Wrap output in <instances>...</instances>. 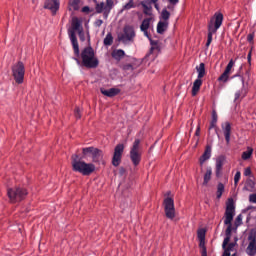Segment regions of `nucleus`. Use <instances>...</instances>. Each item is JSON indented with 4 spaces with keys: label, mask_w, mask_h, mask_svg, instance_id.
<instances>
[{
    "label": "nucleus",
    "mask_w": 256,
    "mask_h": 256,
    "mask_svg": "<svg viewBox=\"0 0 256 256\" xmlns=\"http://www.w3.org/2000/svg\"><path fill=\"white\" fill-rule=\"evenodd\" d=\"M233 217H235V203L233 202V199H229L226 210H225V219H224V225H227L224 241L222 243V249L224 251H227V253H231L233 249L235 248V243L231 241V232L233 231Z\"/></svg>",
    "instance_id": "f257e3e1"
},
{
    "label": "nucleus",
    "mask_w": 256,
    "mask_h": 256,
    "mask_svg": "<svg viewBox=\"0 0 256 256\" xmlns=\"http://www.w3.org/2000/svg\"><path fill=\"white\" fill-rule=\"evenodd\" d=\"M80 57L82 62L79 60V56L75 55L74 61H76L77 65L82 64V67H86V69H97V67H99V59L95 57V50H93V47L88 46L84 48Z\"/></svg>",
    "instance_id": "f03ea898"
},
{
    "label": "nucleus",
    "mask_w": 256,
    "mask_h": 256,
    "mask_svg": "<svg viewBox=\"0 0 256 256\" xmlns=\"http://www.w3.org/2000/svg\"><path fill=\"white\" fill-rule=\"evenodd\" d=\"M85 158L86 157L84 156L79 157V155L73 154L71 156L72 170L75 173H80L81 175H84V177H89V175L95 173V164L83 161V159Z\"/></svg>",
    "instance_id": "7ed1b4c3"
},
{
    "label": "nucleus",
    "mask_w": 256,
    "mask_h": 256,
    "mask_svg": "<svg viewBox=\"0 0 256 256\" xmlns=\"http://www.w3.org/2000/svg\"><path fill=\"white\" fill-rule=\"evenodd\" d=\"M223 25V14L222 13H215L214 17L210 20L208 24V36L206 47H209L213 42V35L217 33L218 29Z\"/></svg>",
    "instance_id": "20e7f679"
},
{
    "label": "nucleus",
    "mask_w": 256,
    "mask_h": 256,
    "mask_svg": "<svg viewBox=\"0 0 256 256\" xmlns=\"http://www.w3.org/2000/svg\"><path fill=\"white\" fill-rule=\"evenodd\" d=\"M75 31H77L79 35H81V31H83V28L81 27V21H79V18H73L72 30L69 31V37L74 50V55H76V57H79L81 54L79 51V42L77 41V36L75 35Z\"/></svg>",
    "instance_id": "39448f33"
},
{
    "label": "nucleus",
    "mask_w": 256,
    "mask_h": 256,
    "mask_svg": "<svg viewBox=\"0 0 256 256\" xmlns=\"http://www.w3.org/2000/svg\"><path fill=\"white\" fill-rule=\"evenodd\" d=\"M136 36L137 34L135 33V27L125 25L122 32L118 34V41L124 45H129V43H133V41H135Z\"/></svg>",
    "instance_id": "423d86ee"
},
{
    "label": "nucleus",
    "mask_w": 256,
    "mask_h": 256,
    "mask_svg": "<svg viewBox=\"0 0 256 256\" xmlns=\"http://www.w3.org/2000/svg\"><path fill=\"white\" fill-rule=\"evenodd\" d=\"M7 195L11 203H17L19 201H23V199L27 197L28 192H27V189L23 187H16V188L8 189Z\"/></svg>",
    "instance_id": "0eeeda50"
},
{
    "label": "nucleus",
    "mask_w": 256,
    "mask_h": 256,
    "mask_svg": "<svg viewBox=\"0 0 256 256\" xmlns=\"http://www.w3.org/2000/svg\"><path fill=\"white\" fill-rule=\"evenodd\" d=\"M12 77L17 85H22L25 81V64L23 62L19 61L12 66Z\"/></svg>",
    "instance_id": "6e6552de"
},
{
    "label": "nucleus",
    "mask_w": 256,
    "mask_h": 256,
    "mask_svg": "<svg viewBox=\"0 0 256 256\" xmlns=\"http://www.w3.org/2000/svg\"><path fill=\"white\" fill-rule=\"evenodd\" d=\"M83 157L91 155L93 163H101L103 161V151L95 147H86L82 149Z\"/></svg>",
    "instance_id": "1a4fd4ad"
},
{
    "label": "nucleus",
    "mask_w": 256,
    "mask_h": 256,
    "mask_svg": "<svg viewBox=\"0 0 256 256\" xmlns=\"http://www.w3.org/2000/svg\"><path fill=\"white\" fill-rule=\"evenodd\" d=\"M130 159L134 167L141 163V140L136 139L130 149Z\"/></svg>",
    "instance_id": "9d476101"
},
{
    "label": "nucleus",
    "mask_w": 256,
    "mask_h": 256,
    "mask_svg": "<svg viewBox=\"0 0 256 256\" xmlns=\"http://www.w3.org/2000/svg\"><path fill=\"white\" fill-rule=\"evenodd\" d=\"M164 211L167 219H175V201L173 198L167 197L164 199Z\"/></svg>",
    "instance_id": "9b49d317"
},
{
    "label": "nucleus",
    "mask_w": 256,
    "mask_h": 256,
    "mask_svg": "<svg viewBox=\"0 0 256 256\" xmlns=\"http://www.w3.org/2000/svg\"><path fill=\"white\" fill-rule=\"evenodd\" d=\"M248 241H249V244L246 248V253L249 256H255L256 255V229L250 230V233L248 235Z\"/></svg>",
    "instance_id": "f8f14e48"
},
{
    "label": "nucleus",
    "mask_w": 256,
    "mask_h": 256,
    "mask_svg": "<svg viewBox=\"0 0 256 256\" xmlns=\"http://www.w3.org/2000/svg\"><path fill=\"white\" fill-rule=\"evenodd\" d=\"M123 151H125V145L117 144L114 148V154L112 158V165L114 167H119L121 165V158L123 157Z\"/></svg>",
    "instance_id": "ddd939ff"
},
{
    "label": "nucleus",
    "mask_w": 256,
    "mask_h": 256,
    "mask_svg": "<svg viewBox=\"0 0 256 256\" xmlns=\"http://www.w3.org/2000/svg\"><path fill=\"white\" fill-rule=\"evenodd\" d=\"M61 3L59 0H46L44 3V9H49L52 15H57Z\"/></svg>",
    "instance_id": "4468645a"
},
{
    "label": "nucleus",
    "mask_w": 256,
    "mask_h": 256,
    "mask_svg": "<svg viewBox=\"0 0 256 256\" xmlns=\"http://www.w3.org/2000/svg\"><path fill=\"white\" fill-rule=\"evenodd\" d=\"M221 127L225 137L226 144L229 145L231 143V123L224 122L221 124Z\"/></svg>",
    "instance_id": "2eb2a0df"
},
{
    "label": "nucleus",
    "mask_w": 256,
    "mask_h": 256,
    "mask_svg": "<svg viewBox=\"0 0 256 256\" xmlns=\"http://www.w3.org/2000/svg\"><path fill=\"white\" fill-rule=\"evenodd\" d=\"M223 165H225V156H219L216 159V177H221V174L223 173Z\"/></svg>",
    "instance_id": "dca6fc26"
},
{
    "label": "nucleus",
    "mask_w": 256,
    "mask_h": 256,
    "mask_svg": "<svg viewBox=\"0 0 256 256\" xmlns=\"http://www.w3.org/2000/svg\"><path fill=\"white\" fill-rule=\"evenodd\" d=\"M100 92L102 93V95H105V97H116V95H119V93H121V90L118 88H110L108 90L101 88Z\"/></svg>",
    "instance_id": "f3484780"
},
{
    "label": "nucleus",
    "mask_w": 256,
    "mask_h": 256,
    "mask_svg": "<svg viewBox=\"0 0 256 256\" xmlns=\"http://www.w3.org/2000/svg\"><path fill=\"white\" fill-rule=\"evenodd\" d=\"M203 85V80H201V78H197L194 83H193V87H192V97L197 96V94L199 93V91L201 90V86Z\"/></svg>",
    "instance_id": "a211bd4d"
},
{
    "label": "nucleus",
    "mask_w": 256,
    "mask_h": 256,
    "mask_svg": "<svg viewBox=\"0 0 256 256\" xmlns=\"http://www.w3.org/2000/svg\"><path fill=\"white\" fill-rule=\"evenodd\" d=\"M209 159H211V146L207 145L204 153L200 157V165H203V163H205V161H209Z\"/></svg>",
    "instance_id": "6ab92c4d"
},
{
    "label": "nucleus",
    "mask_w": 256,
    "mask_h": 256,
    "mask_svg": "<svg viewBox=\"0 0 256 256\" xmlns=\"http://www.w3.org/2000/svg\"><path fill=\"white\" fill-rule=\"evenodd\" d=\"M140 5L143 7L144 15H151V11H153V6H151V2H149V0H143Z\"/></svg>",
    "instance_id": "aec40b11"
},
{
    "label": "nucleus",
    "mask_w": 256,
    "mask_h": 256,
    "mask_svg": "<svg viewBox=\"0 0 256 256\" xmlns=\"http://www.w3.org/2000/svg\"><path fill=\"white\" fill-rule=\"evenodd\" d=\"M167 27H169V22L159 21L157 24V33L163 35L167 31Z\"/></svg>",
    "instance_id": "412c9836"
},
{
    "label": "nucleus",
    "mask_w": 256,
    "mask_h": 256,
    "mask_svg": "<svg viewBox=\"0 0 256 256\" xmlns=\"http://www.w3.org/2000/svg\"><path fill=\"white\" fill-rule=\"evenodd\" d=\"M106 7L104 12V19H107L109 17V14L111 13V9H113L114 2L113 0H106Z\"/></svg>",
    "instance_id": "4be33fe9"
},
{
    "label": "nucleus",
    "mask_w": 256,
    "mask_h": 256,
    "mask_svg": "<svg viewBox=\"0 0 256 256\" xmlns=\"http://www.w3.org/2000/svg\"><path fill=\"white\" fill-rule=\"evenodd\" d=\"M196 71L198 73L197 79H203L205 77V63H200L199 66L196 67Z\"/></svg>",
    "instance_id": "5701e85b"
},
{
    "label": "nucleus",
    "mask_w": 256,
    "mask_h": 256,
    "mask_svg": "<svg viewBox=\"0 0 256 256\" xmlns=\"http://www.w3.org/2000/svg\"><path fill=\"white\" fill-rule=\"evenodd\" d=\"M113 59H116V61H121L125 57V51L122 49L116 50L112 52Z\"/></svg>",
    "instance_id": "b1692460"
},
{
    "label": "nucleus",
    "mask_w": 256,
    "mask_h": 256,
    "mask_svg": "<svg viewBox=\"0 0 256 256\" xmlns=\"http://www.w3.org/2000/svg\"><path fill=\"white\" fill-rule=\"evenodd\" d=\"M149 27H151V18H146L140 25V31H149Z\"/></svg>",
    "instance_id": "393cba45"
},
{
    "label": "nucleus",
    "mask_w": 256,
    "mask_h": 256,
    "mask_svg": "<svg viewBox=\"0 0 256 256\" xmlns=\"http://www.w3.org/2000/svg\"><path fill=\"white\" fill-rule=\"evenodd\" d=\"M241 225H243V215L239 214L235 219L234 226H232L233 231H237Z\"/></svg>",
    "instance_id": "a878e982"
},
{
    "label": "nucleus",
    "mask_w": 256,
    "mask_h": 256,
    "mask_svg": "<svg viewBox=\"0 0 256 256\" xmlns=\"http://www.w3.org/2000/svg\"><path fill=\"white\" fill-rule=\"evenodd\" d=\"M105 2H100V3H97L96 2V6H95V9H96V13H103V17H105Z\"/></svg>",
    "instance_id": "bb28decb"
},
{
    "label": "nucleus",
    "mask_w": 256,
    "mask_h": 256,
    "mask_svg": "<svg viewBox=\"0 0 256 256\" xmlns=\"http://www.w3.org/2000/svg\"><path fill=\"white\" fill-rule=\"evenodd\" d=\"M211 175H213V170L211 168H207L206 173L204 175L203 185H207L209 181H211Z\"/></svg>",
    "instance_id": "cd10ccee"
},
{
    "label": "nucleus",
    "mask_w": 256,
    "mask_h": 256,
    "mask_svg": "<svg viewBox=\"0 0 256 256\" xmlns=\"http://www.w3.org/2000/svg\"><path fill=\"white\" fill-rule=\"evenodd\" d=\"M224 192H225V185H223V183H218L217 192H216L217 199H221Z\"/></svg>",
    "instance_id": "c85d7f7f"
},
{
    "label": "nucleus",
    "mask_w": 256,
    "mask_h": 256,
    "mask_svg": "<svg viewBox=\"0 0 256 256\" xmlns=\"http://www.w3.org/2000/svg\"><path fill=\"white\" fill-rule=\"evenodd\" d=\"M217 119V112L213 111L209 129H215V127H217Z\"/></svg>",
    "instance_id": "c756f323"
},
{
    "label": "nucleus",
    "mask_w": 256,
    "mask_h": 256,
    "mask_svg": "<svg viewBox=\"0 0 256 256\" xmlns=\"http://www.w3.org/2000/svg\"><path fill=\"white\" fill-rule=\"evenodd\" d=\"M171 17V13L167 10V8H164L161 12V19H163L164 22L169 21V18Z\"/></svg>",
    "instance_id": "7c9ffc66"
},
{
    "label": "nucleus",
    "mask_w": 256,
    "mask_h": 256,
    "mask_svg": "<svg viewBox=\"0 0 256 256\" xmlns=\"http://www.w3.org/2000/svg\"><path fill=\"white\" fill-rule=\"evenodd\" d=\"M104 45L106 47L113 45V35H111V33H108L104 38Z\"/></svg>",
    "instance_id": "2f4dec72"
},
{
    "label": "nucleus",
    "mask_w": 256,
    "mask_h": 256,
    "mask_svg": "<svg viewBox=\"0 0 256 256\" xmlns=\"http://www.w3.org/2000/svg\"><path fill=\"white\" fill-rule=\"evenodd\" d=\"M150 41V53H153V51H155V49H159V41L157 40H153L152 38L149 39Z\"/></svg>",
    "instance_id": "473e14b6"
},
{
    "label": "nucleus",
    "mask_w": 256,
    "mask_h": 256,
    "mask_svg": "<svg viewBox=\"0 0 256 256\" xmlns=\"http://www.w3.org/2000/svg\"><path fill=\"white\" fill-rule=\"evenodd\" d=\"M251 155H253V149L248 148L247 151L242 153V159L244 161H247V159H251Z\"/></svg>",
    "instance_id": "72a5a7b5"
},
{
    "label": "nucleus",
    "mask_w": 256,
    "mask_h": 256,
    "mask_svg": "<svg viewBox=\"0 0 256 256\" xmlns=\"http://www.w3.org/2000/svg\"><path fill=\"white\" fill-rule=\"evenodd\" d=\"M130 9H135V2L133 0H129V2L123 6V11H129Z\"/></svg>",
    "instance_id": "f704fd0d"
},
{
    "label": "nucleus",
    "mask_w": 256,
    "mask_h": 256,
    "mask_svg": "<svg viewBox=\"0 0 256 256\" xmlns=\"http://www.w3.org/2000/svg\"><path fill=\"white\" fill-rule=\"evenodd\" d=\"M233 65H235V61H233V59H231L229 61V63L227 64L226 69H225L224 72L228 73V75H230L231 74V70L233 69Z\"/></svg>",
    "instance_id": "c9c22d12"
},
{
    "label": "nucleus",
    "mask_w": 256,
    "mask_h": 256,
    "mask_svg": "<svg viewBox=\"0 0 256 256\" xmlns=\"http://www.w3.org/2000/svg\"><path fill=\"white\" fill-rule=\"evenodd\" d=\"M218 81H222L223 83H227V81H229V73L223 72V73L219 76Z\"/></svg>",
    "instance_id": "e433bc0d"
},
{
    "label": "nucleus",
    "mask_w": 256,
    "mask_h": 256,
    "mask_svg": "<svg viewBox=\"0 0 256 256\" xmlns=\"http://www.w3.org/2000/svg\"><path fill=\"white\" fill-rule=\"evenodd\" d=\"M240 180H241V172L237 171L235 176H234V185H235V187H237Z\"/></svg>",
    "instance_id": "4c0bfd02"
},
{
    "label": "nucleus",
    "mask_w": 256,
    "mask_h": 256,
    "mask_svg": "<svg viewBox=\"0 0 256 256\" xmlns=\"http://www.w3.org/2000/svg\"><path fill=\"white\" fill-rule=\"evenodd\" d=\"M74 115H75L76 119H81V109L79 107L75 108Z\"/></svg>",
    "instance_id": "58836bf2"
},
{
    "label": "nucleus",
    "mask_w": 256,
    "mask_h": 256,
    "mask_svg": "<svg viewBox=\"0 0 256 256\" xmlns=\"http://www.w3.org/2000/svg\"><path fill=\"white\" fill-rule=\"evenodd\" d=\"M198 238L200 239V241H203V239H205V230L198 231Z\"/></svg>",
    "instance_id": "ea45409f"
},
{
    "label": "nucleus",
    "mask_w": 256,
    "mask_h": 256,
    "mask_svg": "<svg viewBox=\"0 0 256 256\" xmlns=\"http://www.w3.org/2000/svg\"><path fill=\"white\" fill-rule=\"evenodd\" d=\"M253 39H255V34L254 33H250L247 36V42L248 43H253Z\"/></svg>",
    "instance_id": "a19ab883"
},
{
    "label": "nucleus",
    "mask_w": 256,
    "mask_h": 256,
    "mask_svg": "<svg viewBox=\"0 0 256 256\" xmlns=\"http://www.w3.org/2000/svg\"><path fill=\"white\" fill-rule=\"evenodd\" d=\"M243 94V89L242 90H239L235 93V101H237L238 99L241 98V95Z\"/></svg>",
    "instance_id": "79ce46f5"
},
{
    "label": "nucleus",
    "mask_w": 256,
    "mask_h": 256,
    "mask_svg": "<svg viewBox=\"0 0 256 256\" xmlns=\"http://www.w3.org/2000/svg\"><path fill=\"white\" fill-rule=\"evenodd\" d=\"M250 203H256V193L249 195Z\"/></svg>",
    "instance_id": "37998d69"
},
{
    "label": "nucleus",
    "mask_w": 256,
    "mask_h": 256,
    "mask_svg": "<svg viewBox=\"0 0 256 256\" xmlns=\"http://www.w3.org/2000/svg\"><path fill=\"white\" fill-rule=\"evenodd\" d=\"M244 175H245V177H250V175H251V168L250 167H248L244 170Z\"/></svg>",
    "instance_id": "c03bdc74"
},
{
    "label": "nucleus",
    "mask_w": 256,
    "mask_h": 256,
    "mask_svg": "<svg viewBox=\"0 0 256 256\" xmlns=\"http://www.w3.org/2000/svg\"><path fill=\"white\" fill-rule=\"evenodd\" d=\"M103 25V20L98 19L95 21V27H101Z\"/></svg>",
    "instance_id": "a18cd8bd"
},
{
    "label": "nucleus",
    "mask_w": 256,
    "mask_h": 256,
    "mask_svg": "<svg viewBox=\"0 0 256 256\" xmlns=\"http://www.w3.org/2000/svg\"><path fill=\"white\" fill-rule=\"evenodd\" d=\"M195 135L196 137H199V135H201V126H198L196 131H195Z\"/></svg>",
    "instance_id": "49530a36"
},
{
    "label": "nucleus",
    "mask_w": 256,
    "mask_h": 256,
    "mask_svg": "<svg viewBox=\"0 0 256 256\" xmlns=\"http://www.w3.org/2000/svg\"><path fill=\"white\" fill-rule=\"evenodd\" d=\"M124 69H125L126 71L133 70V65L127 64V65L124 66Z\"/></svg>",
    "instance_id": "de8ad7c7"
},
{
    "label": "nucleus",
    "mask_w": 256,
    "mask_h": 256,
    "mask_svg": "<svg viewBox=\"0 0 256 256\" xmlns=\"http://www.w3.org/2000/svg\"><path fill=\"white\" fill-rule=\"evenodd\" d=\"M89 6H84L83 8H82V12L83 13H89Z\"/></svg>",
    "instance_id": "09e8293b"
},
{
    "label": "nucleus",
    "mask_w": 256,
    "mask_h": 256,
    "mask_svg": "<svg viewBox=\"0 0 256 256\" xmlns=\"http://www.w3.org/2000/svg\"><path fill=\"white\" fill-rule=\"evenodd\" d=\"M144 33V36L147 37V39H151V36L149 35L148 30L142 31Z\"/></svg>",
    "instance_id": "8fccbe9b"
},
{
    "label": "nucleus",
    "mask_w": 256,
    "mask_h": 256,
    "mask_svg": "<svg viewBox=\"0 0 256 256\" xmlns=\"http://www.w3.org/2000/svg\"><path fill=\"white\" fill-rule=\"evenodd\" d=\"M251 210L256 211V207L255 206H248L246 208V211H251Z\"/></svg>",
    "instance_id": "3c124183"
},
{
    "label": "nucleus",
    "mask_w": 256,
    "mask_h": 256,
    "mask_svg": "<svg viewBox=\"0 0 256 256\" xmlns=\"http://www.w3.org/2000/svg\"><path fill=\"white\" fill-rule=\"evenodd\" d=\"M169 3H171L172 5H177L179 3V0H168Z\"/></svg>",
    "instance_id": "603ef678"
},
{
    "label": "nucleus",
    "mask_w": 256,
    "mask_h": 256,
    "mask_svg": "<svg viewBox=\"0 0 256 256\" xmlns=\"http://www.w3.org/2000/svg\"><path fill=\"white\" fill-rule=\"evenodd\" d=\"M248 63L251 65V51L247 55Z\"/></svg>",
    "instance_id": "864d4df0"
},
{
    "label": "nucleus",
    "mask_w": 256,
    "mask_h": 256,
    "mask_svg": "<svg viewBox=\"0 0 256 256\" xmlns=\"http://www.w3.org/2000/svg\"><path fill=\"white\" fill-rule=\"evenodd\" d=\"M202 256H207V248L202 249Z\"/></svg>",
    "instance_id": "5fc2aeb1"
},
{
    "label": "nucleus",
    "mask_w": 256,
    "mask_h": 256,
    "mask_svg": "<svg viewBox=\"0 0 256 256\" xmlns=\"http://www.w3.org/2000/svg\"><path fill=\"white\" fill-rule=\"evenodd\" d=\"M80 40L85 41V37L83 36V30L81 31V34H79Z\"/></svg>",
    "instance_id": "6e6d98bb"
},
{
    "label": "nucleus",
    "mask_w": 256,
    "mask_h": 256,
    "mask_svg": "<svg viewBox=\"0 0 256 256\" xmlns=\"http://www.w3.org/2000/svg\"><path fill=\"white\" fill-rule=\"evenodd\" d=\"M222 256H231V252H227V251L224 250V253H223Z\"/></svg>",
    "instance_id": "4d7b16f0"
},
{
    "label": "nucleus",
    "mask_w": 256,
    "mask_h": 256,
    "mask_svg": "<svg viewBox=\"0 0 256 256\" xmlns=\"http://www.w3.org/2000/svg\"><path fill=\"white\" fill-rule=\"evenodd\" d=\"M154 7H155V9L157 10V11H159V4L158 3H156V4H154Z\"/></svg>",
    "instance_id": "13d9d810"
},
{
    "label": "nucleus",
    "mask_w": 256,
    "mask_h": 256,
    "mask_svg": "<svg viewBox=\"0 0 256 256\" xmlns=\"http://www.w3.org/2000/svg\"><path fill=\"white\" fill-rule=\"evenodd\" d=\"M33 5H37L39 3V0H32Z\"/></svg>",
    "instance_id": "bf43d9fd"
},
{
    "label": "nucleus",
    "mask_w": 256,
    "mask_h": 256,
    "mask_svg": "<svg viewBox=\"0 0 256 256\" xmlns=\"http://www.w3.org/2000/svg\"><path fill=\"white\" fill-rule=\"evenodd\" d=\"M79 3V0H73L72 5H77Z\"/></svg>",
    "instance_id": "052dcab7"
},
{
    "label": "nucleus",
    "mask_w": 256,
    "mask_h": 256,
    "mask_svg": "<svg viewBox=\"0 0 256 256\" xmlns=\"http://www.w3.org/2000/svg\"><path fill=\"white\" fill-rule=\"evenodd\" d=\"M120 173H121V174L125 173V169H124V168H121V169H120Z\"/></svg>",
    "instance_id": "680f3d73"
},
{
    "label": "nucleus",
    "mask_w": 256,
    "mask_h": 256,
    "mask_svg": "<svg viewBox=\"0 0 256 256\" xmlns=\"http://www.w3.org/2000/svg\"><path fill=\"white\" fill-rule=\"evenodd\" d=\"M167 9H173V6L168 5V6H167Z\"/></svg>",
    "instance_id": "e2e57ef3"
}]
</instances>
